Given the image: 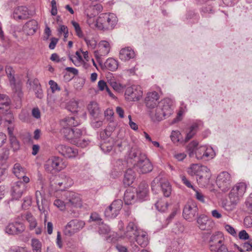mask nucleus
Instances as JSON below:
<instances>
[{"label": "nucleus", "instance_id": "23", "mask_svg": "<svg viewBox=\"0 0 252 252\" xmlns=\"http://www.w3.org/2000/svg\"><path fill=\"white\" fill-rule=\"evenodd\" d=\"M29 12L27 7L24 6H18L14 10L13 18L16 20H25L29 17Z\"/></svg>", "mask_w": 252, "mask_h": 252}, {"label": "nucleus", "instance_id": "42", "mask_svg": "<svg viewBox=\"0 0 252 252\" xmlns=\"http://www.w3.org/2000/svg\"><path fill=\"white\" fill-rule=\"evenodd\" d=\"M105 65L108 70L115 71L118 68V62L114 59L109 58L106 60Z\"/></svg>", "mask_w": 252, "mask_h": 252}, {"label": "nucleus", "instance_id": "33", "mask_svg": "<svg viewBox=\"0 0 252 252\" xmlns=\"http://www.w3.org/2000/svg\"><path fill=\"white\" fill-rule=\"evenodd\" d=\"M10 100L5 94H0V113L8 112L9 109Z\"/></svg>", "mask_w": 252, "mask_h": 252}, {"label": "nucleus", "instance_id": "31", "mask_svg": "<svg viewBox=\"0 0 252 252\" xmlns=\"http://www.w3.org/2000/svg\"><path fill=\"white\" fill-rule=\"evenodd\" d=\"M134 238L137 244L142 248L146 247L149 243L147 233L141 230L139 231Z\"/></svg>", "mask_w": 252, "mask_h": 252}, {"label": "nucleus", "instance_id": "46", "mask_svg": "<svg viewBox=\"0 0 252 252\" xmlns=\"http://www.w3.org/2000/svg\"><path fill=\"white\" fill-rule=\"evenodd\" d=\"M73 130L74 129L71 127H63L62 129V133L63 134L64 137L68 139L71 140L73 137Z\"/></svg>", "mask_w": 252, "mask_h": 252}, {"label": "nucleus", "instance_id": "7", "mask_svg": "<svg viewBox=\"0 0 252 252\" xmlns=\"http://www.w3.org/2000/svg\"><path fill=\"white\" fill-rule=\"evenodd\" d=\"M134 166L137 171L140 174L150 172L153 169L152 163L147 158L146 155H142L140 160L134 163Z\"/></svg>", "mask_w": 252, "mask_h": 252}, {"label": "nucleus", "instance_id": "17", "mask_svg": "<svg viewBox=\"0 0 252 252\" xmlns=\"http://www.w3.org/2000/svg\"><path fill=\"white\" fill-rule=\"evenodd\" d=\"M66 205L73 207H80L81 206V198L80 195L74 192H68L66 193Z\"/></svg>", "mask_w": 252, "mask_h": 252}, {"label": "nucleus", "instance_id": "4", "mask_svg": "<svg viewBox=\"0 0 252 252\" xmlns=\"http://www.w3.org/2000/svg\"><path fill=\"white\" fill-rule=\"evenodd\" d=\"M209 244L212 251L228 252L223 234L220 232H215L211 235L209 241Z\"/></svg>", "mask_w": 252, "mask_h": 252}, {"label": "nucleus", "instance_id": "26", "mask_svg": "<svg viewBox=\"0 0 252 252\" xmlns=\"http://www.w3.org/2000/svg\"><path fill=\"white\" fill-rule=\"evenodd\" d=\"M158 109H162L165 112L166 115H167V117L170 116L172 113L173 110L172 109V106L173 104L172 100L168 98H166L162 99L161 101L158 102Z\"/></svg>", "mask_w": 252, "mask_h": 252}, {"label": "nucleus", "instance_id": "6", "mask_svg": "<svg viewBox=\"0 0 252 252\" xmlns=\"http://www.w3.org/2000/svg\"><path fill=\"white\" fill-rule=\"evenodd\" d=\"M85 222L78 220H72L65 225L63 230L65 235L71 236L80 231L85 226Z\"/></svg>", "mask_w": 252, "mask_h": 252}, {"label": "nucleus", "instance_id": "54", "mask_svg": "<svg viewBox=\"0 0 252 252\" xmlns=\"http://www.w3.org/2000/svg\"><path fill=\"white\" fill-rule=\"evenodd\" d=\"M181 133L178 130L172 131L170 135L171 139L174 143L180 141Z\"/></svg>", "mask_w": 252, "mask_h": 252}, {"label": "nucleus", "instance_id": "61", "mask_svg": "<svg viewBox=\"0 0 252 252\" xmlns=\"http://www.w3.org/2000/svg\"><path fill=\"white\" fill-rule=\"evenodd\" d=\"M238 237L240 240H249V235L245 230H242L239 232Z\"/></svg>", "mask_w": 252, "mask_h": 252}, {"label": "nucleus", "instance_id": "27", "mask_svg": "<svg viewBox=\"0 0 252 252\" xmlns=\"http://www.w3.org/2000/svg\"><path fill=\"white\" fill-rule=\"evenodd\" d=\"M25 183L21 181L16 182L12 188V196L16 199L20 198L25 189Z\"/></svg>", "mask_w": 252, "mask_h": 252}, {"label": "nucleus", "instance_id": "41", "mask_svg": "<svg viewBox=\"0 0 252 252\" xmlns=\"http://www.w3.org/2000/svg\"><path fill=\"white\" fill-rule=\"evenodd\" d=\"M206 166L201 165L198 164H192L188 170V173L191 176L198 175L201 171L202 169H203V167H205Z\"/></svg>", "mask_w": 252, "mask_h": 252}, {"label": "nucleus", "instance_id": "39", "mask_svg": "<svg viewBox=\"0 0 252 252\" xmlns=\"http://www.w3.org/2000/svg\"><path fill=\"white\" fill-rule=\"evenodd\" d=\"M88 110L90 114L94 117H97L99 113V108L97 102L91 101L88 105Z\"/></svg>", "mask_w": 252, "mask_h": 252}, {"label": "nucleus", "instance_id": "47", "mask_svg": "<svg viewBox=\"0 0 252 252\" xmlns=\"http://www.w3.org/2000/svg\"><path fill=\"white\" fill-rule=\"evenodd\" d=\"M45 200H43L42 199H41V205H40L38 203V210L40 211L41 214H44V222L45 223L47 220V215H48V207H45L43 206L44 202Z\"/></svg>", "mask_w": 252, "mask_h": 252}, {"label": "nucleus", "instance_id": "48", "mask_svg": "<svg viewBox=\"0 0 252 252\" xmlns=\"http://www.w3.org/2000/svg\"><path fill=\"white\" fill-rule=\"evenodd\" d=\"M85 13L87 14L88 17L87 23L90 25V26H95V23L96 22V19L94 18L95 15H92V14L89 13V9L87 8V9H86Z\"/></svg>", "mask_w": 252, "mask_h": 252}, {"label": "nucleus", "instance_id": "51", "mask_svg": "<svg viewBox=\"0 0 252 252\" xmlns=\"http://www.w3.org/2000/svg\"><path fill=\"white\" fill-rule=\"evenodd\" d=\"M128 145V141L126 140L117 141L115 144V147L118 148V150L120 152L124 150L126 147Z\"/></svg>", "mask_w": 252, "mask_h": 252}, {"label": "nucleus", "instance_id": "15", "mask_svg": "<svg viewBox=\"0 0 252 252\" xmlns=\"http://www.w3.org/2000/svg\"><path fill=\"white\" fill-rule=\"evenodd\" d=\"M56 149L62 155L68 158L76 157L78 153V150L76 148L63 145H58Z\"/></svg>", "mask_w": 252, "mask_h": 252}, {"label": "nucleus", "instance_id": "57", "mask_svg": "<svg viewBox=\"0 0 252 252\" xmlns=\"http://www.w3.org/2000/svg\"><path fill=\"white\" fill-rule=\"evenodd\" d=\"M27 84L29 85L33 91L37 88L41 86L39 81L37 79H34L32 80L29 79L27 82Z\"/></svg>", "mask_w": 252, "mask_h": 252}, {"label": "nucleus", "instance_id": "8", "mask_svg": "<svg viewBox=\"0 0 252 252\" xmlns=\"http://www.w3.org/2000/svg\"><path fill=\"white\" fill-rule=\"evenodd\" d=\"M198 207L194 202L188 201L183 209V217L186 220L192 221L195 219L196 217L198 215Z\"/></svg>", "mask_w": 252, "mask_h": 252}, {"label": "nucleus", "instance_id": "43", "mask_svg": "<svg viewBox=\"0 0 252 252\" xmlns=\"http://www.w3.org/2000/svg\"><path fill=\"white\" fill-rule=\"evenodd\" d=\"M26 219L29 223V227L31 230H32L37 226V221L35 218L30 213H28L26 215Z\"/></svg>", "mask_w": 252, "mask_h": 252}, {"label": "nucleus", "instance_id": "9", "mask_svg": "<svg viewBox=\"0 0 252 252\" xmlns=\"http://www.w3.org/2000/svg\"><path fill=\"white\" fill-rule=\"evenodd\" d=\"M123 206V202L121 200H116L105 210L104 215L108 219H114L119 214Z\"/></svg>", "mask_w": 252, "mask_h": 252}, {"label": "nucleus", "instance_id": "55", "mask_svg": "<svg viewBox=\"0 0 252 252\" xmlns=\"http://www.w3.org/2000/svg\"><path fill=\"white\" fill-rule=\"evenodd\" d=\"M83 131L79 128H75L73 130V138L71 139L72 142L75 143L79 137L82 135Z\"/></svg>", "mask_w": 252, "mask_h": 252}, {"label": "nucleus", "instance_id": "13", "mask_svg": "<svg viewBox=\"0 0 252 252\" xmlns=\"http://www.w3.org/2000/svg\"><path fill=\"white\" fill-rule=\"evenodd\" d=\"M73 184L72 180L64 173L60 174L56 179L55 184L58 186V189L63 190L70 187Z\"/></svg>", "mask_w": 252, "mask_h": 252}, {"label": "nucleus", "instance_id": "64", "mask_svg": "<svg viewBox=\"0 0 252 252\" xmlns=\"http://www.w3.org/2000/svg\"><path fill=\"white\" fill-rule=\"evenodd\" d=\"M243 248L246 252L252 251V239H250L248 242L244 243Z\"/></svg>", "mask_w": 252, "mask_h": 252}, {"label": "nucleus", "instance_id": "40", "mask_svg": "<svg viewBox=\"0 0 252 252\" xmlns=\"http://www.w3.org/2000/svg\"><path fill=\"white\" fill-rule=\"evenodd\" d=\"M124 200L127 205L131 204L135 202V193L130 189H127L124 194Z\"/></svg>", "mask_w": 252, "mask_h": 252}, {"label": "nucleus", "instance_id": "3", "mask_svg": "<svg viewBox=\"0 0 252 252\" xmlns=\"http://www.w3.org/2000/svg\"><path fill=\"white\" fill-rule=\"evenodd\" d=\"M66 166V162L62 158L53 156L45 161L44 168L47 172L53 174L63 170Z\"/></svg>", "mask_w": 252, "mask_h": 252}, {"label": "nucleus", "instance_id": "38", "mask_svg": "<svg viewBox=\"0 0 252 252\" xmlns=\"http://www.w3.org/2000/svg\"><path fill=\"white\" fill-rule=\"evenodd\" d=\"M94 2H91L90 3L89 2L87 3H85V7L87 9V8L90 10H92L93 11V13H92V15H95L97 14L98 12H100L102 10V6L100 4L94 3Z\"/></svg>", "mask_w": 252, "mask_h": 252}, {"label": "nucleus", "instance_id": "37", "mask_svg": "<svg viewBox=\"0 0 252 252\" xmlns=\"http://www.w3.org/2000/svg\"><path fill=\"white\" fill-rule=\"evenodd\" d=\"M113 146V140L108 137L101 143L100 147L104 153H108L111 151Z\"/></svg>", "mask_w": 252, "mask_h": 252}, {"label": "nucleus", "instance_id": "34", "mask_svg": "<svg viewBox=\"0 0 252 252\" xmlns=\"http://www.w3.org/2000/svg\"><path fill=\"white\" fill-rule=\"evenodd\" d=\"M37 22L34 20L27 22L24 26V30L28 35L33 34L37 28Z\"/></svg>", "mask_w": 252, "mask_h": 252}, {"label": "nucleus", "instance_id": "35", "mask_svg": "<svg viewBox=\"0 0 252 252\" xmlns=\"http://www.w3.org/2000/svg\"><path fill=\"white\" fill-rule=\"evenodd\" d=\"M61 124L63 127H71L76 126L79 125V122L76 120L74 117H67L63 119L61 122Z\"/></svg>", "mask_w": 252, "mask_h": 252}, {"label": "nucleus", "instance_id": "11", "mask_svg": "<svg viewBox=\"0 0 252 252\" xmlns=\"http://www.w3.org/2000/svg\"><path fill=\"white\" fill-rule=\"evenodd\" d=\"M143 92L141 88L137 85H133L126 89L125 97L128 101H137L142 95Z\"/></svg>", "mask_w": 252, "mask_h": 252}, {"label": "nucleus", "instance_id": "44", "mask_svg": "<svg viewBox=\"0 0 252 252\" xmlns=\"http://www.w3.org/2000/svg\"><path fill=\"white\" fill-rule=\"evenodd\" d=\"M155 206L158 211L164 212L167 209L168 204L166 200L160 199L155 204Z\"/></svg>", "mask_w": 252, "mask_h": 252}, {"label": "nucleus", "instance_id": "24", "mask_svg": "<svg viewBox=\"0 0 252 252\" xmlns=\"http://www.w3.org/2000/svg\"><path fill=\"white\" fill-rule=\"evenodd\" d=\"M159 98L158 94L153 91L147 94L145 98L146 106L150 109H154L157 105V101Z\"/></svg>", "mask_w": 252, "mask_h": 252}, {"label": "nucleus", "instance_id": "52", "mask_svg": "<svg viewBox=\"0 0 252 252\" xmlns=\"http://www.w3.org/2000/svg\"><path fill=\"white\" fill-rule=\"evenodd\" d=\"M11 146L14 151H17L20 148V144L15 136H12L10 138Z\"/></svg>", "mask_w": 252, "mask_h": 252}, {"label": "nucleus", "instance_id": "28", "mask_svg": "<svg viewBox=\"0 0 252 252\" xmlns=\"http://www.w3.org/2000/svg\"><path fill=\"white\" fill-rule=\"evenodd\" d=\"M145 155L141 152L139 149L135 145L130 146V149L127 152V157L128 159L136 161L140 160L141 156Z\"/></svg>", "mask_w": 252, "mask_h": 252}, {"label": "nucleus", "instance_id": "56", "mask_svg": "<svg viewBox=\"0 0 252 252\" xmlns=\"http://www.w3.org/2000/svg\"><path fill=\"white\" fill-rule=\"evenodd\" d=\"M75 54L76 56L73 57L75 59V60L73 59V58L71 57H70L69 58L70 60L74 63V64L77 66L82 61V58L81 55L78 51H77Z\"/></svg>", "mask_w": 252, "mask_h": 252}, {"label": "nucleus", "instance_id": "2", "mask_svg": "<svg viewBox=\"0 0 252 252\" xmlns=\"http://www.w3.org/2000/svg\"><path fill=\"white\" fill-rule=\"evenodd\" d=\"M247 189L245 183L240 182L236 184L231 189L229 193V198L231 203V206L224 205V208L228 211H232L235 206L242 198Z\"/></svg>", "mask_w": 252, "mask_h": 252}, {"label": "nucleus", "instance_id": "30", "mask_svg": "<svg viewBox=\"0 0 252 252\" xmlns=\"http://www.w3.org/2000/svg\"><path fill=\"white\" fill-rule=\"evenodd\" d=\"M134 51L130 47L122 49L119 53V58L122 61H126L134 58Z\"/></svg>", "mask_w": 252, "mask_h": 252}, {"label": "nucleus", "instance_id": "58", "mask_svg": "<svg viewBox=\"0 0 252 252\" xmlns=\"http://www.w3.org/2000/svg\"><path fill=\"white\" fill-rule=\"evenodd\" d=\"M90 220L96 222L98 224L102 223V219L96 213H93L90 216Z\"/></svg>", "mask_w": 252, "mask_h": 252}, {"label": "nucleus", "instance_id": "59", "mask_svg": "<svg viewBox=\"0 0 252 252\" xmlns=\"http://www.w3.org/2000/svg\"><path fill=\"white\" fill-rule=\"evenodd\" d=\"M225 230L232 236L235 237L237 236V233L235 229L230 225L228 224H224Z\"/></svg>", "mask_w": 252, "mask_h": 252}, {"label": "nucleus", "instance_id": "10", "mask_svg": "<svg viewBox=\"0 0 252 252\" xmlns=\"http://www.w3.org/2000/svg\"><path fill=\"white\" fill-rule=\"evenodd\" d=\"M231 183V177L227 172H222L217 177V184L222 191L225 192L228 189Z\"/></svg>", "mask_w": 252, "mask_h": 252}, {"label": "nucleus", "instance_id": "21", "mask_svg": "<svg viewBox=\"0 0 252 252\" xmlns=\"http://www.w3.org/2000/svg\"><path fill=\"white\" fill-rule=\"evenodd\" d=\"M12 172L18 179L22 178L24 183H28L30 179L26 176V170L20 163L14 164L12 168Z\"/></svg>", "mask_w": 252, "mask_h": 252}, {"label": "nucleus", "instance_id": "22", "mask_svg": "<svg viewBox=\"0 0 252 252\" xmlns=\"http://www.w3.org/2000/svg\"><path fill=\"white\" fill-rule=\"evenodd\" d=\"M197 222L199 228L203 230H210L214 225L213 221L208 219L207 216L203 215H200L197 218Z\"/></svg>", "mask_w": 252, "mask_h": 252}, {"label": "nucleus", "instance_id": "19", "mask_svg": "<svg viewBox=\"0 0 252 252\" xmlns=\"http://www.w3.org/2000/svg\"><path fill=\"white\" fill-rule=\"evenodd\" d=\"M140 230L138 228L136 222L133 221H130L126 226L124 237L129 240L132 239Z\"/></svg>", "mask_w": 252, "mask_h": 252}, {"label": "nucleus", "instance_id": "25", "mask_svg": "<svg viewBox=\"0 0 252 252\" xmlns=\"http://www.w3.org/2000/svg\"><path fill=\"white\" fill-rule=\"evenodd\" d=\"M98 47L99 50L94 52L95 56L97 58L106 56L110 52V45L107 41H101L99 43Z\"/></svg>", "mask_w": 252, "mask_h": 252}, {"label": "nucleus", "instance_id": "14", "mask_svg": "<svg viewBox=\"0 0 252 252\" xmlns=\"http://www.w3.org/2000/svg\"><path fill=\"white\" fill-rule=\"evenodd\" d=\"M157 187H159L162 190L163 195L165 197H168L171 192V187L168 182L165 181L159 182L158 179H155L152 182L151 188L153 191L157 190Z\"/></svg>", "mask_w": 252, "mask_h": 252}, {"label": "nucleus", "instance_id": "5", "mask_svg": "<svg viewBox=\"0 0 252 252\" xmlns=\"http://www.w3.org/2000/svg\"><path fill=\"white\" fill-rule=\"evenodd\" d=\"M193 151L197 159L208 160L215 156V151L212 147L206 145L198 146V144L196 142H193Z\"/></svg>", "mask_w": 252, "mask_h": 252}, {"label": "nucleus", "instance_id": "53", "mask_svg": "<svg viewBox=\"0 0 252 252\" xmlns=\"http://www.w3.org/2000/svg\"><path fill=\"white\" fill-rule=\"evenodd\" d=\"M84 39L89 47L91 48V49H94L95 47L97 44V42L94 39V38L92 37L90 38L87 37H84Z\"/></svg>", "mask_w": 252, "mask_h": 252}, {"label": "nucleus", "instance_id": "49", "mask_svg": "<svg viewBox=\"0 0 252 252\" xmlns=\"http://www.w3.org/2000/svg\"><path fill=\"white\" fill-rule=\"evenodd\" d=\"M197 125L196 124L190 126L189 131L187 133L185 139V141L186 142H187L193 137L195 133V130L197 128Z\"/></svg>", "mask_w": 252, "mask_h": 252}, {"label": "nucleus", "instance_id": "16", "mask_svg": "<svg viewBox=\"0 0 252 252\" xmlns=\"http://www.w3.org/2000/svg\"><path fill=\"white\" fill-rule=\"evenodd\" d=\"M99 228V233L105 238V240L108 242H114L117 240L116 238V234L110 231L109 227L106 224L101 223Z\"/></svg>", "mask_w": 252, "mask_h": 252}, {"label": "nucleus", "instance_id": "50", "mask_svg": "<svg viewBox=\"0 0 252 252\" xmlns=\"http://www.w3.org/2000/svg\"><path fill=\"white\" fill-rule=\"evenodd\" d=\"M71 24L74 28L76 35L80 38L84 37V34L79 24L74 21H71Z\"/></svg>", "mask_w": 252, "mask_h": 252}, {"label": "nucleus", "instance_id": "1", "mask_svg": "<svg viewBox=\"0 0 252 252\" xmlns=\"http://www.w3.org/2000/svg\"><path fill=\"white\" fill-rule=\"evenodd\" d=\"M118 21V18L115 14L102 13L96 19L95 26L99 30L110 31L115 27Z\"/></svg>", "mask_w": 252, "mask_h": 252}, {"label": "nucleus", "instance_id": "63", "mask_svg": "<svg viewBox=\"0 0 252 252\" xmlns=\"http://www.w3.org/2000/svg\"><path fill=\"white\" fill-rule=\"evenodd\" d=\"M54 204L61 210H63L65 209V204L63 201L60 199L55 200Z\"/></svg>", "mask_w": 252, "mask_h": 252}, {"label": "nucleus", "instance_id": "29", "mask_svg": "<svg viewBox=\"0 0 252 252\" xmlns=\"http://www.w3.org/2000/svg\"><path fill=\"white\" fill-rule=\"evenodd\" d=\"M137 197L140 200H144L149 194L148 185L145 181L142 182L138 187L136 190Z\"/></svg>", "mask_w": 252, "mask_h": 252}, {"label": "nucleus", "instance_id": "32", "mask_svg": "<svg viewBox=\"0 0 252 252\" xmlns=\"http://www.w3.org/2000/svg\"><path fill=\"white\" fill-rule=\"evenodd\" d=\"M150 111V115L153 118L158 121L162 120L163 118L167 117L162 109H158V104L157 105L155 108L152 109Z\"/></svg>", "mask_w": 252, "mask_h": 252}, {"label": "nucleus", "instance_id": "18", "mask_svg": "<svg viewBox=\"0 0 252 252\" xmlns=\"http://www.w3.org/2000/svg\"><path fill=\"white\" fill-rule=\"evenodd\" d=\"M25 227L22 223L15 221L9 223L5 227V232L11 235L18 234L22 232Z\"/></svg>", "mask_w": 252, "mask_h": 252}, {"label": "nucleus", "instance_id": "45", "mask_svg": "<svg viewBox=\"0 0 252 252\" xmlns=\"http://www.w3.org/2000/svg\"><path fill=\"white\" fill-rule=\"evenodd\" d=\"M32 246L33 252H41L42 245L41 242L36 239L32 240Z\"/></svg>", "mask_w": 252, "mask_h": 252}, {"label": "nucleus", "instance_id": "62", "mask_svg": "<svg viewBox=\"0 0 252 252\" xmlns=\"http://www.w3.org/2000/svg\"><path fill=\"white\" fill-rule=\"evenodd\" d=\"M49 84L50 86V88L53 93H54L56 91H60V88L56 82L53 80H50Z\"/></svg>", "mask_w": 252, "mask_h": 252}, {"label": "nucleus", "instance_id": "36", "mask_svg": "<svg viewBox=\"0 0 252 252\" xmlns=\"http://www.w3.org/2000/svg\"><path fill=\"white\" fill-rule=\"evenodd\" d=\"M135 179L134 172L131 169H128L124 176L123 182L125 185L129 186L131 185Z\"/></svg>", "mask_w": 252, "mask_h": 252}, {"label": "nucleus", "instance_id": "20", "mask_svg": "<svg viewBox=\"0 0 252 252\" xmlns=\"http://www.w3.org/2000/svg\"><path fill=\"white\" fill-rule=\"evenodd\" d=\"M211 174L209 169L207 167H203L202 171L196 177V181L199 185L205 186L210 181Z\"/></svg>", "mask_w": 252, "mask_h": 252}, {"label": "nucleus", "instance_id": "12", "mask_svg": "<svg viewBox=\"0 0 252 252\" xmlns=\"http://www.w3.org/2000/svg\"><path fill=\"white\" fill-rule=\"evenodd\" d=\"M5 71L9 78L10 85L13 91L17 94L19 97H21L22 94L21 92V85L19 82L16 83L12 67L7 66L5 68Z\"/></svg>", "mask_w": 252, "mask_h": 252}, {"label": "nucleus", "instance_id": "60", "mask_svg": "<svg viewBox=\"0 0 252 252\" xmlns=\"http://www.w3.org/2000/svg\"><path fill=\"white\" fill-rule=\"evenodd\" d=\"M32 204V198L31 196H27L24 199V202L22 207L24 209L28 208Z\"/></svg>", "mask_w": 252, "mask_h": 252}]
</instances>
